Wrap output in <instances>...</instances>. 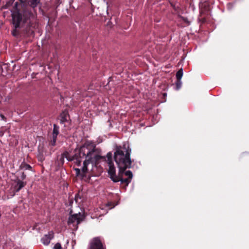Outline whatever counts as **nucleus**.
<instances>
[{"label":"nucleus","instance_id":"nucleus-4","mask_svg":"<svg viewBox=\"0 0 249 249\" xmlns=\"http://www.w3.org/2000/svg\"><path fill=\"white\" fill-rule=\"evenodd\" d=\"M132 177V173L129 170L123 171L122 173H120L119 171L118 175L115 180H117V182L121 181L122 184H124L127 186L131 182Z\"/></svg>","mask_w":249,"mask_h":249},{"label":"nucleus","instance_id":"nucleus-21","mask_svg":"<svg viewBox=\"0 0 249 249\" xmlns=\"http://www.w3.org/2000/svg\"><path fill=\"white\" fill-rule=\"evenodd\" d=\"M170 3L171 7L173 8V9H174V10L175 12H178L179 7L178 6H176V4L175 3H174L173 2H170Z\"/></svg>","mask_w":249,"mask_h":249},{"label":"nucleus","instance_id":"nucleus-24","mask_svg":"<svg viewBox=\"0 0 249 249\" xmlns=\"http://www.w3.org/2000/svg\"><path fill=\"white\" fill-rule=\"evenodd\" d=\"M62 249V247H61L60 243H56L53 247V249Z\"/></svg>","mask_w":249,"mask_h":249},{"label":"nucleus","instance_id":"nucleus-19","mask_svg":"<svg viewBox=\"0 0 249 249\" xmlns=\"http://www.w3.org/2000/svg\"><path fill=\"white\" fill-rule=\"evenodd\" d=\"M181 85H182V82L181 81V80H177V81L176 82V90L179 89L181 87Z\"/></svg>","mask_w":249,"mask_h":249},{"label":"nucleus","instance_id":"nucleus-3","mask_svg":"<svg viewBox=\"0 0 249 249\" xmlns=\"http://www.w3.org/2000/svg\"><path fill=\"white\" fill-rule=\"evenodd\" d=\"M64 158H66L67 160L69 161H73L75 160V163L78 166H80L81 160L79 159V149H76L74 150V154L73 156H71L69 152L65 151L61 155L58 159L59 164L63 165L64 163Z\"/></svg>","mask_w":249,"mask_h":249},{"label":"nucleus","instance_id":"nucleus-12","mask_svg":"<svg viewBox=\"0 0 249 249\" xmlns=\"http://www.w3.org/2000/svg\"><path fill=\"white\" fill-rule=\"evenodd\" d=\"M14 181L16 183V184L14 186V193L18 192L22 188L25 186L27 184L26 182L20 180L19 177H17Z\"/></svg>","mask_w":249,"mask_h":249},{"label":"nucleus","instance_id":"nucleus-1","mask_svg":"<svg viewBox=\"0 0 249 249\" xmlns=\"http://www.w3.org/2000/svg\"><path fill=\"white\" fill-rule=\"evenodd\" d=\"M131 153V149L128 145L115 146L113 158L120 173L131 167L132 160L130 158Z\"/></svg>","mask_w":249,"mask_h":249},{"label":"nucleus","instance_id":"nucleus-18","mask_svg":"<svg viewBox=\"0 0 249 249\" xmlns=\"http://www.w3.org/2000/svg\"><path fill=\"white\" fill-rule=\"evenodd\" d=\"M183 75L182 69H179L176 73V78L177 80H181Z\"/></svg>","mask_w":249,"mask_h":249},{"label":"nucleus","instance_id":"nucleus-27","mask_svg":"<svg viewBox=\"0 0 249 249\" xmlns=\"http://www.w3.org/2000/svg\"><path fill=\"white\" fill-rule=\"evenodd\" d=\"M201 21L202 23H204L206 21V19L205 18H202L201 19Z\"/></svg>","mask_w":249,"mask_h":249},{"label":"nucleus","instance_id":"nucleus-2","mask_svg":"<svg viewBox=\"0 0 249 249\" xmlns=\"http://www.w3.org/2000/svg\"><path fill=\"white\" fill-rule=\"evenodd\" d=\"M95 151V146L85 142L82 146L79 148V159L84 161V168L83 172L87 170V166L89 163L93 164L102 159V157L99 155L94 154Z\"/></svg>","mask_w":249,"mask_h":249},{"label":"nucleus","instance_id":"nucleus-10","mask_svg":"<svg viewBox=\"0 0 249 249\" xmlns=\"http://www.w3.org/2000/svg\"><path fill=\"white\" fill-rule=\"evenodd\" d=\"M59 133V127L56 124L53 125V130L52 133V139L50 142V145L52 146H55L56 144V142L57 137Z\"/></svg>","mask_w":249,"mask_h":249},{"label":"nucleus","instance_id":"nucleus-17","mask_svg":"<svg viewBox=\"0 0 249 249\" xmlns=\"http://www.w3.org/2000/svg\"><path fill=\"white\" fill-rule=\"evenodd\" d=\"M19 168L20 169H24V170H32V167L30 165L26 163L25 162L23 161L20 164Z\"/></svg>","mask_w":249,"mask_h":249},{"label":"nucleus","instance_id":"nucleus-23","mask_svg":"<svg viewBox=\"0 0 249 249\" xmlns=\"http://www.w3.org/2000/svg\"><path fill=\"white\" fill-rule=\"evenodd\" d=\"M179 17L184 22H185L188 25H190V22L188 20L187 18L184 17L183 16H181L180 15L179 16Z\"/></svg>","mask_w":249,"mask_h":249},{"label":"nucleus","instance_id":"nucleus-13","mask_svg":"<svg viewBox=\"0 0 249 249\" xmlns=\"http://www.w3.org/2000/svg\"><path fill=\"white\" fill-rule=\"evenodd\" d=\"M53 237L54 232L53 231H49L48 234L44 235L41 238V241L44 245L47 246L50 244L51 240L53 239Z\"/></svg>","mask_w":249,"mask_h":249},{"label":"nucleus","instance_id":"nucleus-14","mask_svg":"<svg viewBox=\"0 0 249 249\" xmlns=\"http://www.w3.org/2000/svg\"><path fill=\"white\" fill-rule=\"evenodd\" d=\"M58 119L60 120V123L63 124L66 122H68L70 120V117L68 111L66 110H64L59 115Z\"/></svg>","mask_w":249,"mask_h":249},{"label":"nucleus","instance_id":"nucleus-6","mask_svg":"<svg viewBox=\"0 0 249 249\" xmlns=\"http://www.w3.org/2000/svg\"><path fill=\"white\" fill-rule=\"evenodd\" d=\"M38 23L36 20H30L25 29L26 34L28 36L34 35V30L38 27Z\"/></svg>","mask_w":249,"mask_h":249},{"label":"nucleus","instance_id":"nucleus-15","mask_svg":"<svg viewBox=\"0 0 249 249\" xmlns=\"http://www.w3.org/2000/svg\"><path fill=\"white\" fill-rule=\"evenodd\" d=\"M21 3L26 2L31 7L35 8L40 3V0H19Z\"/></svg>","mask_w":249,"mask_h":249},{"label":"nucleus","instance_id":"nucleus-26","mask_svg":"<svg viewBox=\"0 0 249 249\" xmlns=\"http://www.w3.org/2000/svg\"><path fill=\"white\" fill-rule=\"evenodd\" d=\"M0 116L2 120L6 121V118L4 116V115H3L2 114H0Z\"/></svg>","mask_w":249,"mask_h":249},{"label":"nucleus","instance_id":"nucleus-8","mask_svg":"<svg viewBox=\"0 0 249 249\" xmlns=\"http://www.w3.org/2000/svg\"><path fill=\"white\" fill-rule=\"evenodd\" d=\"M80 215V213H79V214L76 213L71 214L69 217L68 224L69 225L72 224L73 226H76V228H77V225L81 221V219L79 217Z\"/></svg>","mask_w":249,"mask_h":249},{"label":"nucleus","instance_id":"nucleus-16","mask_svg":"<svg viewBox=\"0 0 249 249\" xmlns=\"http://www.w3.org/2000/svg\"><path fill=\"white\" fill-rule=\"evenodd\" d=\"M210 5L207 1H205L200 5L201 13L208 12L210 10Z\"/></svg>","mask_w":249,"mask_h":249},{"label":"nucleus","instance_id":"nucleus-22","mask_svg":"<svg viewBox=\"0 0 249 249\" xmlns=\"http://www.w3.org/2000/svg\"><path fill=\"white\" fill-rule=\"evenodd\" d=\"M81 198V196L80 195V192L77 193L75 196V201L76 203H80V202H79V199H80Z\"/></svg>","mask_w":249,"mask_h":249},{"label":"nucleus","instance_id":"nucleus-7","mask_svg":"<svg viewBox=\"0 0 249 249\" xmlns=\"http://www.w3.org/2000/svg\"><path fill=\"white\" fill-rule=\"evenodd\" d=\"M84 166H83L82 170H81L79 168H75L76 175L78 177H80L82 179L86 181H89L90 179V176L88 172V167H87V170L84 172H83Z\"/></svg>","mask_w":249,"mask_h":249},{"label":"nucleus","instance_id":"nucleus-5","mask_svg":"<svg viewBox=\"0 0 249 249\" xmlns=\"http://www.w3.org/2000/svg\"><path fill=\"white\" fill-rule=\"evenodd\" d=\"M89 249H106L100 237L93 238L90 242Z\"/></svg>","mask_w":249,"mask_h":249},{"label":"nucleus","instance_id":"nucleus-9","mask_svg":"<svg viewBox=\"0 0 249 249\" xmlns=\"http://www.w3.org/2000/svg\"><path fill=\"white\" fill-rule=\"evenodd\" d=\"M22 20L21 15L18 13L14 14L13 15V22L15 27V30L13 32V35L14 36H16V29L19 27L20 22Z\"/></svg>","mask_w":249,"mask_h":249},{"label":"nucleus","instance_id":"nucleus-11","mask_svg":"<svg viewBox=\"0 0 249 249\" xmlns=\"http://www.w3.org/2000/svg\"><path fill=\"white\" fill-rule=\"evenodd\" d=\"M109 168L108 170V174L110 178L114 182H117V180H115L117 178L116 175V169L114 165L113 162L108 163Z\"/></svg>","mask_w":249,"mask_h":249},{"label":"nucleus","instance_id":"nucleus-20","mask_svg":"<svg viewBox=\"0 0 249 249\" xmlns=\"http://www.w3.org/2000/svg\"><path fill=\"white\" fill-rule=\"evenodd\" d=\"M108 163L113 162L112 161V154L111 152H108L107 154Z\"/></svg>","mask_w":249,"mask_h":249},{"label":"nucleus","instance_id":"nucleus-28","mask_svg":"<svg viewBox=\"0 0 249 249\" xmlns=\"http://www.w3.org/2000/svg\"><path fill=\"white\" fill-rule=\"evenodd\" d=\"M112 204V203L111 202H110V203H108V206H111Z\"/></svg>","mask_w":249,"mask_h":249},{"label":"nucleus","instance_id":"nucleus-25","mask_svg":"<svg viewBox=\"0 0 249 249\" xmlns=\"http://www.w3.org/2000/svg\"><path fill=\"white\" fill-rule=\"evenodd\" d=\"M26 178V175L24 174V172H22L21 173V176L20 177V178H19L22 181H23Z\"/></svg>","mask_w":249,"mask_h":249}]
</instances>
